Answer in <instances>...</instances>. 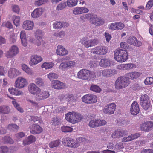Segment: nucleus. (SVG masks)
I'll use <instances>...</instances> for the list:
<instances>
[{"instance_id": "obj_1", "label": "nucleus", "mask_w": 153, "mask_h": 153, "mask_svg": "<svg viewBox=\"0 0 153 153\" xmlns=\"http://www.w3.org/2000/svg\"><path fill=\"white\" fill-rule=\"evenodd\" d=\"M77 76L79 79L88 81L91 80L96 77L94 72L85 69H81L77 73Z\"/></svg>"}, {"instance_id": "obj_2", "label": "nucleus", "mask_w": 153, "mask_h": 153, "mask_svg": "<svg viewBox=\"0 0 153 153\" xmlns=\"http://www.w3.org/2000/svg\"><path fill=\"white\" fill-rule=\"evenodd\" d=\"M114 58L119 62H123L128 59V53L126 50L119 49H116L114 52Z\"/></svg>"}, {"instance_id": "obj_3", "label": "nucleus", "mask_w": 153, "mask_h": 153, "mask_svg": "<svg viewBox=\"0 0 153 153\" xmlns=\"http://www.w3.org/2000/svg\"><path fill=\"white\" fill-rule=\"evenodd\" d=\"M66 120L73 124L80 121L83 117L80 114L76 112H69L65 115Z\"/></svg>"}, {"instance_id": "obj_4", "label": "nucleus", "mask_w": 153, "mask_h": 153, "mask_svg": "<svg viewBox=\"0 0 153 153\" xmlns=\"http://www.w3.org/2000/svg\"><path fill=\"white\" fill-rule=\"evenodd\" d=\"M129 83V78L124 76L119 77L115 81V88L117 89L123 88L128 86Z\"/></svg>"}, {"instance_id": "obj_5", "label": "nucleus", "mask_w": 153, "mask_h": 153, "mask_svg": "<svg viewBox=\"0 0 153 153\" xmlns=\"http://www.w3.org/2000/svg\"><path fill=\"white\" fill-rule=\"evenodd\" d=\"M62 143L66 146L72 148H76L78 147V143L76 140L70 137H67L63 139Z\"/></svg>"}, {"instance_id": "obj_6", "label": "nucleus", "mask_w": 153, "mask_h": 153, "mask_svg": "<svg viewBox=\"0 0 153 153\" xmlns=\"http://www.w3.org/2000/svg\"><path fill=\"white\" fill-rule=\"evenodd\" d=\"M97 98L96 95L88 94L83 96L82 97V101L87 104L95 103L97 102Z\"/></svg>"}, {"instance_id": "obj_7", "label": "nucleus", "mask_w": 153, "mask_h": 153, "mask_svg": "<svg viewBox=\"0 0 153 153\" xmlns=\"http://www.w3.org/2000/svg\"><path fill=\"white\" fill-rule=\"evenodd\" d=\"M108 48L104 46H97L93 48L92 50V53L94 54L99 55H104L108 52Z\"/></svg>"}, {"instance_id": "obj_8", "label": "nucleus", "mask_w": 153, "mask_h": 153, "mask_svg": "<svg viewBox=\"0 0 153 153\" xmlns=\"http://www.w3.org/2000/svg\"><path fill=\"white\" fill-rule=\"evenodd\" d=\"M90 22L96 26H100L104 24L105 22L103 19L98 17L97 15L91 14Z\"/></svg>"}, {"instance_id": "obj_9", "label": "nucleus", "mask_w": 153, "mask_h": 153, "mask_svg": "<svg viewBox=\"0 0 153 153\" xmlns=\"http://www.w3.org/2000/svg\"><path fill=\"white\" fill-rule=\"evenodd\" d=\"M153 128V122L146 121L145 122L140 125V128L143 131L148 132Z\"/></svg>"}, {"instance_id": "obj_10", "label": "nucleus", "mask_w": 153, "mask_h": 153, "mask_svg": "<svg viewBox=\"0 0 153 153\" xmlns=\"http://www.w3.org/2000/svg\"><path fill=\"white\" fill-rule=\"evenodd\" d=\"M106 123V121L103 120H92L90 121L89 126L91 127L95 128L103 126Z\"/></svg>"}, {"instance_id": "obj_11", "label": "nucleus", "mask_w": 153, "mask_h": 153, "mask_svg": "<svg viewBox=\"0 0 153 153\" xmlns=\"http://www.w3.org/2000/svg\"><path fill=\"white\" fill-rule=\"evenodd\" d=\"M27 84L26 79L22 77H18L15 82V87L18 88H22Z\"/></svg>"}, {"instance_id": "obj_12", "label": "nucleus", "mask_w": 153, "mask_h": 153, "mask_svg": "<svg viewBox=\"0 0 153 153\" xmlns=\"http://www.w3.org/2000/svg\"><path fill=\"white\" fill-rule=\"evenodd\" d=\"M18 52V48L16 46L13 45L7 52L6 56L7 58H11L17 55Z\"/></svg>"}, {"instance_id": "obj_13", "label": "nucleus", "mask_w": 153, "mask_h": 153, "mask_svg": "<svg viewBox=\"0 0 153 153\" xmlns=\"http://www.w3.org/2000/svg\"><path fill=\"white\" fill-rule=\"evenodd\" d=\"M30 131L31 133L36 134H39L42 131V128L36 124H33L30 127Z\"/></svg>"}, {"instance_id": "obj_14", "label": "nucleus", "mask_w": 153, "mask_h": 153, "mask_svg": "<svg viewBox=\"0 0 153 153\" xmlns=\"http://www.w3.org/2000/svg\"><path fill=\"white\" fill-rule=\"evenodd\" d=\"M28 90L30 93L36 95L41 91V89L34 83L30 84L29 85Z\"/></svg>"}, {"instance_id": "obj_15", "label": "nucleus", "mask_w": 153, "mask_h": 153, "mask_svg": "<svg viewBox=\"0 0 153 153\" xmlns=\"http://www.w3.org/2000/svg\"><path fill=\"white\" fill-rule=\"evenodd\" d=\"M130 112L133 115H135L138 114L140 111L139 105L136 101L133 102L130 108Z\"/></svg>"}, {"instance_id": "obj_16", "label": "nucleus", "mask_w": 153, "mask_h": 153, "mask_svg": "<svg viewBox=\"0 0 153 153\" xmlns=\"http://www.w3.org/2000/svg\"><path fill=\"white\" fill-rule=\"evenodd\" d=\"M116 105L114 103H112L109 104L108 107H105L103 111L104 113L108 114H113L116 109Z\"/></svg>"}, {"instance_id": "obj_17", "label": "nucleus", "mask_w": 153, "mask_h": 153, "mask_svg": "<svg viewBox=\"0 0 153 153\" xmlns=\"http://www.w3.org/2000/svg\"><path fill=\"white\" fill-rule=\"evenodd\" d=\"M127 131L123 129H118L116 130L112 134V137L113 138H119L122 137L126 134Z\"/></svg>"}, {"instance_id": "obj_18", "label": "nucleus", "mask_w": 153, "mask_h": 153, "mask_svg": "<svg viewBox=\"0 0 153 153\" xmlns=\"http://www.w3.org/2000/svg\"><path fill=\"white\" fill-rule=\"evenodd\" d=\"M43 59L40 56L34 55L31 57V60L30 62V64L31 65H36L41 62Z\"/></svg>"}, {"instance_id": "obj_19", "label": "nucleus", "mask_w": 153, "mask_h": 153, "mask_svg": "<svg viewBox=\"0 0 153 153\" xmlns=\"http://www.w3.org/2000/svg\"><path fill=\"white\" fill-rule=\"evenodd\" d=\"M52 88L58 89H61L65 88V85L63 83L57 80L53 81L51 83Z\"/></svg>"}, {"instance_id": "obj_20", "label": "nucleus", "mask_w": 153, "mask_h": 153, "mask_svg": "<svg viewBox=\"0 0 153 153\" xmlns=\"http://www.w3.org/2000/svg\"><path fill=\"white\" fill-rule=\"evenodd\" d=\"M44 11V9L42 8H36L32 12L31 16L33 18H37L42 15Z\"/></svg>"}, {"instance_id": "obj_21", "label": "nucleus", "mask_w": 153, "mask_h": 153, "mask_svg": "<svg viewBox=\"0 0 153 153\" xmlns=\"http://www.w3.org/2000/svg\"><path fill=\"white\" fill-rule=\"evenodd\" d=\"M89 10L84 7H76L73 10V13L75 15H78L87 13Z\"/></svg>"}, {"instance_id": "obj_22", "label": "nucleus", "mask_w": 153, "mask_h": 153, "mask_svg": "<svg viewBox=\"0 0 153 153\" xmlns=\"http://www.w3.org/2000/svg\"><path fill=\"white\" fill-rule=\"evenodd\" d=\"M127 42L129 44L136 46H140L142 45L141 42L138 41L136 38L134 36L130 37L127 40Z\"/></svg>"}, {"instance_id": "obj_23", "label": "nucleus", "mask_w": 153, "mask_h": 153, "mask_svg": "<svg viewBox=\"0 0 153 153\" xmlns=\"http://www.w3.org/2000/svg\"><path fill=\"white\" fill-rule=\"evenodd\" d=\"M33 22L29 20L24 21L22 25L23 28L26 30H31L33 28Z\"/></svg>"}, {"instance_id": "obj_24", "label": "nucleus", "mask_w": 153, "mask_h": 153, "mask_svg": "<svg viewBox=\"0 0 153 153\" xmlns=\"http://www.w3.org/2000/svg\"><path fill=\"white\" fill-rule=\"evenodd\" d=\"M68 53V51L62 45H59L57 46V49L56 50V53L57 55L60 56H65L67 55Z\"/></svg>"}, {"instance_id": "obj_25", "label": "nucleus", "mask_w": 153, "mask_h": 153, "mask_svg": "<svg viewBox=\"0 0 153 153\" xmlns=\"http://www.w3.org/2000/svg\"><path fill=\"white\" fill-rule=\"evenodd\" d=\"M140 134L139 133L131 134L128 137H124L122 139V141L123 142L130 141L135 139L137 138L140 136Z\"/></svg>"}, {"instance_id": "obj_26", "label": "nucleus", "mask_w": 153, "mask_h": 153, "mask_svg": "<svg viewBox=\"0 0 153 153\" xmlns=\"http://www.w3.org/2000/svg\"><path fill=\"white\" fill-rule=\"evenodd\" d=\"M36 140L35 137L30 135L28 136L27 139L23 140V145L24 146L30 144L33 142H34Z\"/></svg>"}, {"instance_id": "obj_27", "label": "nucleus", "mask_w": 153, "mask_h": 153, "mask_svg": "<svg viewBox=\"0 0 153 153\" xmlns=\"http://www.w3.org/2000/svg\"><path fill=\"white\" fill-rule=\"evenodd\" d=\"M20 74L21 72L19 70L14 68H11L8 71V75L11 78L17 76Z\"/></svg>"}, {"instance_id": "obj_28", "label": "nucleus", "mask_w": 153, "mask_h": 153, "mask_svg": "<svg viewBox=\"0 0 153 153\" xmlns=\"http://www.w3.org/2000/svg\"><path fill=\"white\" fill-rule=\"evenodd\" d=\"M119 68L125 70L132 69L136 68V65L133 63H128L121 64L118 66Z\"/></svg>"}, {"instance_id": "obj_29", "label": "nucleus", "mask_w": 153, "mask_h": 153, "mask_svg": "<svg viewBox=\"0 0 153 153\" xmlns=\"http://www.w3.org/2000/svg\"><path fill=\"white\" fill-rule=\"evenodd\" d=\"M102 73L103 76L108 77L116 73V71L114 69H106L102 71Z\"/></svg>"}, {"instance_id": "obj_30", "label": "nucleus", "mask_w": 153, "mask_h": 153, "mask_svg": "<svg viewBox=\"0 0 153 153\" xmlns=\"http://www.w3.org/2000/svg\"><path fill=\"white\" fill-rule=\"evenodd\" d=\"M37 98L39 100H44L48 97L49 96L48 91H44L40 92H39L37 95Z\"/></svg>"}, {"instance_id": "obj_31", "label": "nucleus", "mask_w": 153, "mask_h": 153, "mask_svg": "<svg viewBox=\"0 0 153 153\" xmlns=\"http://www.w3.org/2000/svg\"><path fill=\"white\" fill-rule=\"evenodd\" d=\"M8 91L10 94L13 95L19 96L22 95L23 94L22 91L15 88H10L8 89Z\"/></svg>"}, {"instance_id": "obj_32", "label": "nucleus", "mask_w": 153, "mask_h": 153, "mask_svg": "<svg viewBox=\"0 0 153 153\" xmlns=\"http://www.w3.org/2000/svg\"><path fill=\"white\" fill-rule=\"evenodd\" d=\"M80 42L86 48L91 47V41L87 37H83L80 40Z\"/></svg>"}, {"instance_id": "obj_33", "label": "nucleus", "mask_w": 153, "mask_h": 153, "mask_svg": "<svg viewBox=\"0 0 153 153\" xmlns=\"http://www.w3.org/2000/svg\"><path fill=\"white\" fill-rule=\"evenodd\" d=\"M99 63L102 67H108L110 66L111 61L108 59L104 58L101 59Z\"/></svg>"}, {"instance_id": "obj_34", "label": "nucleus", "mask_w": 153, "mask_h": 153, "mask_svg": "<svg viewBox=\"0 0 153 153\" xmlns=\"http://www.w3.org/2000/svg\"><path fill=\"white\" fill-rule=\"evenodd\" d=\"M141 74L138 72H131L127 73V75L130 78V79H136L139 77Z\"/></svg>"}, {"instance_id": "obj_35", "label": "nucleus", "mask_w": 153, "mask_h": 153, "mask_svg": "<svg viewBox=\"0 0 153 153\" xmlns=\"http://www.w3.org/2000/svg\"><path fill=\"white\" fill-rule=\"evenodd\" d=\"M65 96L66 100L69 102V103H75L77 101L75 97L72 94H67Z\"/></svg>"}, {"instance_id": "obj_36", "label": "nucleus", "mask_w": 153, "mask_h": 153, "mask_svg": "<svg viewBox=\"0 0 153 153\" xmlns=\"http://www.w3.org/2000/svg\"><path fill=\"white\" fill-rule=\"evenodd\" d=\"M68 25L67 23H61L58 22H55L53 24V27L55 28L59 29L63 27H66Z\"/></svg>"}, {"instance_id": "obj_37", "label": "nucleus", "mask_w": 153, "mask_h": 153, "mask_svg": "<svg viewBox=\"0 0 153 153\" xmlns=\"http://www.w3.org/2000/svg\"><path fill=\"white\" fill-rule=\"evenodd\" d=\"M76 143H78L77 147L79 146L80 144H84L88 143V140L86 138L81 137H79L76 139Z\"/></svg>"}, {"instance_id": "obj_38", "label": "nucleus", "mask_w": 153, "mask_h": 153, "mask_svg": "<svg viewBox=\"0 0 153 153\" xmlns=\"http://www.w3.org/2000/svg\"><path fill=\"white\" fill-rule=\"evenodd\" d=\"M10 112L9 107L6 105L0 106V113L3 114H8Z\"/></svg>"}, {"instance_id": "obj_39", "label": "nucleus", "mask_w": 153, "mask_h": 153, "mask_svg": "<svg viewBox=\"0 0 153 153\" xmlns=\"http://www.w3.org/2000/svg\"><path fill=\"white\" fill-rule=\"evenodd\" d=\"M22 68L26 73L30 75H32L33 74V72L29 67L25 64H22L21 65Z\"/></svg>"}, {"instance_id": "obj_40", "label": "nucleus", "mask_w": 153, "mask_h": 153, "mask_svg": "<svg viewBox=\"0 0 153 153\" xmlns=\"http://www.w3.org/2000/svg\"><path fill=\"white\" fill-rule=\"evenodd\" d=\"M140 105L145 110L149 111L151 110L152 106L151 105L150 101L143 103V104H141Z\"/></svg>"}, {"instance_id": "obj_41", "label": "nucleus", "mask_w": 153, "mask_h": 153, "mask_svg": "<svg viewBox=\"0 0 153 153\" xmlns=\"http://www.w3.org/2000/svg\"><path fill=\"white\" fill-rule=\"evenodd\" d=\"M140 104L150 101L149 96L146 94L141 95L140 98Z\"/></svg>"}, {"instance_id": "obj_42", "label": "nucleus", "mask_w": 153, "mask_h": 153, "mask_svg": "<svg viewBox=\"0 0 153 153\" xmlns=\"http://www.w3.org/2000/svg\"><path fill=\"white\" fill-rule=\"evenodd\" d=\"M60 144V141L57 140L55 141H51L49 143V146L51 148H53L58 147Z\"/></svg>"}, {"instance_id": "obj_43", "label": "nucleus", "mask_w": 153, "mask_h": 153, "mask_svg": "<svg viewBox=\"0 0 153 153\" xmlns=\"http://www.w3.org/2000/svg\"><path fill=\"white\" fill-rule=\"evenodd\" d=\"M62 132L64 133H71L73 131V128L71 127L67 126H63L61 127Z\"/></svg>"}, {"instance_id": "obj_44", "label": "nucleus", "mask_w": 153, "mask_h": 153, "mask_svg": "<svg viewBox=\"0 0 153 153\" xmlns=\"http://www.w3.org/2000/svg\"><path fill=\"white\" fill-rule=\"evenodd\" d=\"M54 65V64L53 63L50 62H45L42 65V67L47 69L52 68Z\"/></svg>"}, {"instance_id": "obj_45", "label": "nucleus", "mask_w": 153, "mask_h": 153, "mask_svg": "<svg viewBox=\"0 0 153 153\" xmlns=\"http://www.w3.org/2000/svg\"><path fill=\"white\" fill-rule=\"evenodd\" d=\"M77 0H67V4L68 6L70 7H72L77 5Z\"/></svg>"}, {"instance_id": "obj_46", "label": "nucleus", "mask_w": 153, "mask_h": 153, "mask_svg": "<svg viewBox=\"0 0 153 153\" xmlns=\"http://www.w3.org/2000/svg\"><path fill=\"white\" fill-rule=\"evenodd\" d=\"M12 20L14 24L16 27L19 25L20 18L19 17L16 16H13L12 17Z\"/></svg>"}, {"instance_id": "obj_47", "label": "nucleus", "mask_w": 153, "mask_h": 153, "mask_svg": "<svg viewBox=\"0 0 153 153\" xmlns=\"http://www.w3.org/2000/svg\"><path fill=\"white\" fill-rule=\"evenodd\" d=\"M90 89L91 91L96 92H100L101 91V89L99 86L94 85H92Z\"/></svg>"}, {"instance_id": "obj_48", "label": "nucleus", "mask_w": 153, "mask_h": 153, "mask_svg": "<svg viewBox=\"0 0 153 153\" xmlns=\"http://www.w3.org/2000/svg\"><path fill=\"white\" fill-rule=\"evenodd\" d=\"M47 75L48 77L50 80L57 79L58 77L57 75L54 73L51 72Z\"/></svg>"}, {"instance_id": "obj_49", "label": "nucleus", "mask_w": 153, "mask_h": 153, "mask_svg": "<svg viewBox=\"0 0 153 153\" xmlns=\"http://www.w3.org/2000/svg\"><path fill=\"white\" fill-rule=\"evenodd\" d=\"M34 82L39 86H43L44 85L43 80L40 77L36 78Z\"/></svg>"}, {"instance_id": "obj_50", "label": "nucleus", "mask_w": 153, "mask_h": 153, "mask_svg": "<svg viewBox=\"0 0 153 153\" xmlns=\"http://www.w3.org/2000/svg\"><path fill=\"white\" fill-rule=\"evenodd\" d=\"M49 1V0H38L36 1L34 4L35 6H39L45 4Z\"/></svg>"}, {"instance_id": "obj_51", "label": "nucleus", "mask_w": 153, "mask_h": 153, "mask_svg": "<svg viewBox=\"0 0 153 153\" xmlns=\"http://www.w3.org/2000/svg\"><path fill=\"white\" fill-rule=\"evenodd\" d=\"M12 103L14 105L15 108L19 111L21 112H23V109L20 107L19 104H18L16 101H12Z\"/></svg>"}, {"instance_id": "obj_52", "label": "nucleus", "mask_w": 153, "mask_h": 153, "mask_svg": "<svg viewBox=\"0 0 153 153\" xmlns=\"http://www.w3.org/2000/svg\"><path fill=\"white\" fill-rule=\"evenodd\" d=\"M61 122V119L57 117H53L52 123L54 125H58Z\"/></svg>"}, {"instance_id": "obj_53", "label": "nucleus", "mask_w": 153, "mask_h": 153, "mask_svg": "<svg viewBox=\"0 0 153 153\" xmlns=\"http://www.w3.org/2000/svg\"><path fill=\"white\" fill-rule=\"evenodd\" d=\"M8 128L9 129L12 131L18 130L19 129V127L15 124H10L8 126Z\"/></svg>"}, {"instance_id": "obj_54", "label": "nucleus", "mask_w": 153, "mask_h": 153, "mask_svg": "<svg viewBox=\"0 0 153 153\" xmlns=\"http://www.w3.org/2000/svg\"><path fill=\"white\" fill-rule=\"evenodd\" d=\"M152 77L146 78L144 81V83L146 85H150L153 84V81Z\"/></svg>"}, {"instance_id": "obj_55", "label": "nucleus", "mask_w": 153, "mask_h": 153, "mask_svg": "<svg viewBox=\"0 0 153 153\" xmlns=\"http://www.w3.org/2000/svg\"><path fill=\"white\" fill-rule=\"evenodd\" d=\"M2 26L4 27H6L9 29L13 28V25L9 21L4 22L2 24Z\"/></svg>"}, {"instance_id": "obj_56", "label": "nucleus", "mask_w": 153, "mask_h": 153, "mask_svg": "<svg viewBox=\"0 0 153 153\" xmlns=\"http://www.w3.org/2000/svg\"><path fill=\"white\" fill-rule=\"evenodd\" d=\"M35 34L36 38L42 39L43 35L41 30H37L35 32Z\"/></svg>"}, {"instance_id": "obj_57", "label": "nucleus", "mask_w": 153, "mask_h": 153, "mask_svg": "<svg viewBox=\"0 0 153 153\" xmlns=\"http://www.w3.org/2000/svg\"><path fill=\"white\" fill-rule=\"evenodd\" d=\"M108 27L110 30H117L116 22L110 24L108 25Z\"/></svg>"}, {"instance_id": "obj_58", "label": "nucleus", "mask_w": 153, "mask_h": 153, "mask_svg": "<svg viewBox=\"0 0 153 153\" xmlns=\"http://www.w3.org/2000/svg\"><path fill=\"white\" fill-rule=\"evenodd\" d=\"M8 148L6 146H2L0 147V153H8Z\"/></svg>"}, {"instance_id": "obj_59", "label": "nucleus", "mask_w": 153, "mask_h": 153, "mask_svg": "<svg viewBox=\"0 0 153 153\" xmlns=\"http://www.w3.org/2000/svg\"><path fill=\"white\" fill-rule=\"evenodd\" d=\"M4 142L7 143L12 144L13 143V140L10 137L7 136H5L4 138Z\"/></svg>"}, {"instance_id": "obj_60", "label": "nucleus", "mask_w": 153, "mask_h": 153, "mask_svg": "<svg viewBox=\"0 0 153 153\" xmlns=\"http://www.w3.org/2000/svg\"><path fill=\"white\" fill-rule=\"evenodd\" d=\"M66 6V5L65 3H61L58 5L56 9L57 10H60L64 8Z\"/></svg>"}, {"instance_id": "obj_61", "label": "nucleus", "mask_w": 153, "mask_h": 153, "mask_svg": "<svg viewBox=\"0 0 153 153\" xmlns=\"http://www.w3.org/2000/svg\"><path fill=\"white\" fill-rule=\"evenodd\" d=\"M68 65V68H72L76 66V62L74 61H67Z\"/></svg>"}, {"instance_id": "obj_62", "label": "nucleus", "mask_w": 153, "mask_h": 153, "mask_svg": "<svg viewBox=\"0 0 153 153\" xmlns=\"http://www.w3.org/2000/svg\"><path fill=\"white\" fill-rule=\"evenodd\" d=\"M99 63L98 61H91L89 63V66L91 68H94L97 66L98 65Z\"/></svg>"}, {"instance_id": "obj_63", "label": "nucleus", "mask_w": 153, "mask_h": 153, "mask_svg": "<svg viewBox=\"0 0 153 153\" xmlns=\"http://www.w3.org/2000/svg\"><path fill=\"white\" fill-rule=\"evenodd\" d=\"M59 67L60 69L62 70H65L66 68H68L67 62L61 63Z\"/></svg>"}, {"instance_id": "obj_64", "label": "nucleus", "mask_w": 153, "mask_h": 153, "mask_svg": "<svg viewBox=\"0 0 153 153\" xmlns=\"http://www.w3.org/2000/svg\"><path fill=\"white\" fill-rule=\"evenodd\" d=\"M153 6V0H149L147 3L146 8L147 9L149 10Z\"/></svg>"}]
</instances>
